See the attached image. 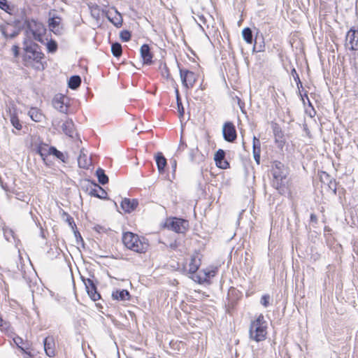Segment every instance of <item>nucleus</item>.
I'll return each mask as SVG.
<instances>
[{
    "label": "nucleus",
    "mask_w": 358,
    "mask_h": 358,
    "mask_svg": "<svg viewBox=\"0 0 358 358\" xmlns=\"http://www.w3.org/2000/svg\"><path fill=\"white\" fill-rule=\"evenodd\" d=\"M24 55L22 60L27 67H31L36 71H43L45 64L42 62L44 54L41 47L31 40H24L23 43Z\"/></svg>",
    "instance_id": "1"
},
{
    "label": "nucleus",
    "mask_w": 358,
    "mask_h": 358,
    "mask_svg": "<svg viewBox=\"0 0 358 358\" xmlns=\"http://www.w3.org/2000/svg\"><path fill=\"white\" fill-rule=\"evenodd\" d=\"M249 335L250 339L256 342L264 341L267 335V322L264 315L260 314L250 325Z\"/></svg>",
    "instance_id": "2"
},
{
    "label": "nucleus",
    "mask_w": 358,
    "mask_h": 358,
    "mask_svg": "<svg viewBox=\"0 0 358 358\" xmlns=\"http://www.w3.org/2000/svg\"><path fill=\"white\" fill-rule=\"evenodd\" d=\"M25 32L27 36H31L34 40L42 42L43 35L45 33V28L43 23L34 19L27 18L24 22Z\"/></svg>",
    "instance_id": "3"
},
{
    "label": "nucleus",
    "mask_w": 358,
    "mask_h": 358,
    "mask_svg": "<svg viewBox=\"0 0 358 358\" xmlns=\"http://www.w3.org/2000/svg\"><path fill=\"white\" fill-rule=\"evenodd\" d=\"M82 189L91 196L99 199H106L107 192L94 181L85 179L82 184Z\"/></svg>",
    "instance_id": "4"
},
{
    "label": "nucleus",
    "mask_w": 358,
    "mask_h": 358,
    "mask_svg": "<svg viewBox=\"0 0 358 358\" xmlns=\"http://www.w3.org/2000/svg\"><path fill=\"white\" fill-rule=\"evenodd\" d=\"M273 176V185L276 189H279L284 184V180L287 177V169L280 162H275L272 169Z\"/></svg>",
    "instance_id": "5"
},
{
    "label": "nucleus",
    "mask_w": 358,
    "mask_h": 358,
    "mask_svg": "<svg viewBox=\"0 0 358 358\" xmlns=\"http://www.w3.org/2000/svg\"><path fill=\"white\" fill-rule=\"evenodd\" d=\"M164 227L176 233L184 234L189 228V222L187 220L184 219L169 217L166 220Z\"/></svg>",
    "instance_id": "6"
},
{
    "label": "nucleus",
    "mask_w": 358,
    "mask_h": 358,
    "mask_svg": "<svg viewBox=\"0 0 358 358\" xmlns=\"http://www.w3.org/2000/svg\"><path fill=\"white\" fill-rule=\"evenodd\" d=\"M140 59L142 66H150L153 64L154 54L148 44H143L139 50Z\"/></svg>",
    "instance_id": "7"
},
{
    "label": "nucleus",
    "mask_w": 358,
    "mask_h": 358,
    "mask_svg": "<svg viewBox=\"0 0 358 358\" xmlns=\"http://www.w3.org/2000/svg\"><path fill=\"white\" fill-rule=\"evenodd\" d=\"M81 278L90 299L94 301L99 300L101 298V295L97 292L96 285L94 280L90 278H85L83 276H81Z\"/></svg>",
    "instance_id": "8"
},
{
    "label": "nucleus",
    "mask_w": 358,
    "mask_h": 358,
    "mask_svg": "<svg viewBox=\"0 0 358 358\" xmlns=\"http://www.w3.org/2000/svg\"><path fill=\"white\" fill-rule=\"evenodd\" d=\"M223 137L228 142H234L237 137L235 126L231 122H227L224 124L222 128Z\"/></svg>",
    "instance_id": "9"
},
{
    "label": "nucleus",
    "mask_w": 358,
    "mask_h": 358,
    "mask_svg": "<svg viewBox=\"0 0 358 358\" xmlns=\"http://www.w3.org/2000/svg\"><path fill=\"white\" fill-rule=\"evenodd\" d=\"M345 45L351 50H358V31L350 29L348 31Z\"/></svg>",
    "instance_id": "10"
},
{
    "label": "nucleus",
    "mask_w": 358,
    "mask_h": 358,
    "mask_svg": "<svg viewBox=\"0 0 358 358\" xmlns=\"http://www.w3.org/2000/svg\"><path fill=\"white\" fill-rule=\"evenodd\" d=\"M180 74L182 85L186 88L192 87L196 80L194 73L188 70L180 69Z\"/></svg>",
    "instance_id": "11"
},
{
    "label": "nucleus",
    "mask_w": 358,
    "mask_h": 358,
    "mask_svg": "<svg viewBox=\"0 0 358 358\" xmlns=\"http://www.w3.org/2000/svg\"><path fill=\"white\" fill-rule=\"evenodd\" d=\"M67 98L62 94L56 95L53 100L52 104L55 109L63 113H67L69 106L65 102Z\"/></svg>",
    "instance_id": "12"
},
{
    "label": "nucleus",
    "mask_w": 358,
    "mask_h": 358,
    "mask_svg": "<svg viewBox=\"0 0 358 358\" xmlns=\"http://www.w3.org/2000/svg\"><path fill=\"white\" fill-rule=\"evenodd\" d=\"M108 20L116 27H120L122 24V17L121 14L114 8H112L106 13Z\"/></svg>",
    "instance_id": "13"
},
{
    "label": "nucleus",
    "mask_w": 358,
    "mask_h": 358,
    "mask_svg": "<svg viewBox=\"0 0 358 358\" xmlns=\"http://www.w3.org/2000/svg\"><path fill=\"white\" fill-rule=\"evenodd\" d=\"M7 113L9 114L10 122L12 125L17 129V130L22 129V124L18 119L17 114V108L12 103L10 104L8 109L6 110Z\"/></svg>",
    "instance_id": "14"
},
{
    "label": "nucleus",
    "mask_w": 358,
    "mask_h": 358,
    "mask_svg": "<svg viewBox=\"0 0 358 358\" xmlns=\"http://www.w3.org/2000/svg\"><path fill=\"white\" fill-rule=\"evenodd\" d=\"M44 350L47 356L52 357L55 355V342L53 336H49L43 340Z\"/></svg>",
    "instance_id": "15"
},
{
    "label": "nucleus",
    "mask_w": 358,
    "mask_h": 358,
    "mask_svg": "<svg viewBox=\"0 0 358 358\" xmlns=\"http://www.w3.org/2000/svg\"><path fill=\"white\" fill-rule=\"evenodd\" d=\"M225 152L223 150L219 149L215 154L214 159L217 167L226 169L229 167V164L224 159Z\"/></svg>",
    "instance_id": "16"
},
{
    "label": "nucleus",
    "mask_w": 358,
    "mask_h": 358,
    "mask_svg": "<svg viewBox=\"0 0 358 358\" xmlns=\"http://www.w3.org/2000/svg\"><path fill=\"white\" fill-rule=\"evenodd\" d=\"M36 152L41 157L46 165H50L48 157L50 155V147L45 143H40L36 148Z\"/></svg>",
    "instance_id": "17"
},
{
    "label": "nucleus",
    "mask_w": 358,
    "mask_h": 358,
    "mask_svg": "<svg viewBox=\"0 0 358 358\" xmlns=\"http://www.w3.org/2000/svg\"><path fill=\"white\" fill-rule=\"evenodd\" d=\"M78 163L79 167L85 169H88L92 165L91 159L87 157V155L84 152L83 148L80 150V152L78 158Z\"/></svg>",
    "instance_id": "18"
},
{
    "label": "nucleus",
    "mask_w": 358,
    "mask_h": 358,
    "mask_svg": "<svg viewBox=\"0 0 358 358\" xmlns=\"http://www.w3.org/2000/svg\"><path fill=\"white\" fill-rule=\"evenodd\" d=\"M253 157L257 164H260V154H261V143L259 138L256 136L253 137V146H252Z\"/></svg>",
    "instance_id": "19"
},
{
    "label": "nucleus",
    "mask_w": 358,
    "mask_h": 358,
    "mask_svg": "<svg viewBox=\"0 0 358 358\" xmlns=\"http://www.w3.org/2000/svg\"><path fill=\"white\" fill-rule=\"evenodd\" d=\"M134 234L132 232H125L122 236V243L125 247L129 250H133L134 248Z\"/></svg>",
    "instance_id": "20"
},
{
    "label": "nucleus",
    "mask_w": 358,
    "mask_h": 358,
    "mask_svg": "<svg viewBox=\"0 0 358 358\" xmlns=\"http://www.w3.org/2000/svg\"><path fill=\"white\" fill-rule=\"evenodd\" d=\"M64 133L69 137L73 138L75 134L74 124L71 120H66L62 126Z\"/></svg>",
    "instance_id": "21"
},
{
    "label": "nucleus",
    "mask_w": 358,
    "mask_h": 358,
    "mask_svg": "<svg viewBox=\"0 0 358 358\" xmlns=\"http://www.w3.org/2000/svg\"><path fill=\"white\" fill-rule=\"evenodd\" d=\"M149 245L144 238H139L136 234V252H145Z\"/></svg>",
    "instance_id": "22"
},
{
    "label": "nucleus",
    "mask_w": 358,
    "mask_h": 358,
    "mask_svg": "<svg viewBox=\"0 0 358 358\" xmlns=\"http://www.w3.org/2000/svg\"><path fill=\"white\" fill-rule=\"evenodd\" d=\"M131 297L129 292L126 289L115 290L112 293V298L118 301L129 300Z\"/></svg>",
    "instance_id": "23"
},
{
    "label": "nucleus",
    "mask_w": 358,
    "mask_h": 358,
    "mask_svg": "<svg viewBox=\"0 0 358 358\" xmlns=\"http://www.w3.org/2000/svg\"><path fill=\"white\" fill-rule=\"evenodd\" d=\"M120 206L124 213H131L134 210V199L131 201L129 199L124 198L122 200Z\"/></svg>",
    "instance_id": "24"
},
{
    "label": "nucleus",
    "mask_w": 358,
    "mask_h": 358,
    "mask_svg": "<svg viewBox=\"0 0 358 358\" xmlns=\"http://www.w3.org/2000/svg\"><path fill=\"white\" fill-rule=\"evenodd\" d=\"M200 259L196 256H192L188 265V271L190 273H194L200 266Z\"/></svg>",
    "instance_id": "25"
},
{
    "label": "nucleus",
    "mask_w": 358,
    "mask_h": 358,
    "mask_svg": "<svg viewBox=\"0 0 358 358\" xmlns=\"http://www.w3.org/2000/svg\"><path fill=\"white\" fill-rule=\"evenodd\" d=\"M50 155L55 156L56 158L59 159L64 163L68 162V155L67 154L63 153L62 152L58 150L55 147L50 146Z\"/></svg>",
    "instance_id": "26"
},
{
    "label": "nucleus",
    "mask_w": 358,
    "mask_h": 358,
    "mask_svg": "<svg viewBox=\"0 0 358 358\" xmlns=\"http://www.w3.org/2000/svg\"><path fill=\"white\" fill-rule=\"evenodd\" d=\"M28 115L33 121L36 122H41L43 117V113L37 108H31L28 112Z\"/></svg>",
    "instance_id": "27"
},
{
    "label": "nucleus",
    "mask_w": 358,
    "mask_h": 358,
    "mask_svg": "<svg viewBox=\"0 0 358 358\" xmlns=\"http://www.w3.org/2000/svg\"><path fill=\"white\" fill-rule=\"evenodd\" d=\"M0 31H1V34H2V35L6 38H13L16 37L19 34V31H17L16 29H13V30H12V31L9 32L8 31V26H4V25H1L0 26Z\"/></svg>",
    "instance_id": "28"
},
{
    "label": "nucleus",
    "mask_w": 358,
    "mask_h": 358,
    "mask_svg": "<svg viewBox=\"0 0 358 358\" xmlns=\"http://www.w3.org/2000/svg\"><path fill=\"white\" fill-rule=\"evenodd\" d=\"M156 163L159 171L161 173L164 171V167L166 165V159L163 156L162 152H158L155 157Z\"/></svg>",
    "instance_id": "29"
},
{
    "label": "nucleus",
    "mask_w": 358,
    "mask_h": 358,
    "mask_svg": "<svg viewBox=\"0 0 358 358\" xmlns=\"http://www.w3.org/2000/svg\"><path fill=\"white\" fill-rule=\"evenodd\" d=\"M96 176H97L98 181L100 184L104 185L108 182V177L105 173V171L101 168H99L96 171Z\"/></svg>",
    "instance_id": "30"
},
{
    "label": "nucleus",
    "mask_w": 358,
    "mask_h": 358,
    "mask_svg": "<svg viewBox=\"0 0 358 358\" xmlns=\"http://www.w3.org/2000/svg\"><path fill=\"white\" fill-rule=\"evenodd\" d=\"M81 84V78L79 76H72L69 80V87L76 90Z\"/></svg>",
    "instance_id": "31"
},
{
    "label": "nucleus",
    "mask_w": 358,
    "mask_h": 358,
    "mask_svg": "<svg viewBox=\"0 0 358 358\" xmlns=\"http://www.w3.org/2000/svg\"><path fill=\"white\" fill-rule=\"evenodd\" d=\"M242 36L247 43L251 44L252 43V32L249 27L243 29Z\"/></svg>",
    "instance_id": "32"
},
{
    "label": "nucleus",
    "mask_w": 358,
    "mask_h": 358,
    "mask_svg": "<svg viewBox=\"0 0 358 358\" xmlns=\"http://www.w3.org/2000/svg\"><path fill=\"white\" fill-rule=\"evenodd\" d=\"M111 52L114 57H118L122 55V46L118 43H114L111 45Z\"/></svg>",
    "instance_id": "33"
},
{
    "label": "nucleus",
    "mask_w": 358,
    "mask_h": 358,
    "mask_svg": "<svg viewBox=\"0 0 358 358\" xmlns=\"http://www.w3.org/2000/svg\"><path fill=\"white\" fill-rule=\"evenodd\" d=\"M60 20L61 19L58 17L50 18L48 20L50 29L51 30L52 29L58 28V27H59Z\"/></svg>",
    "instance_id": "34"
},
{
    "label": "nucleus",
    "mask_w": 358,
    "mask_h": 358,
    "mask_svg": "<svg viewBox=\"0 0 358 358\" xmlns=\"http://www.w3.org/2000/svg\"><path fill=\"white\" fill-rule=\"evenodd\" d=\"M47 49L49 52L54 53L57 50V43L54 40H50L47 43Z\"/></svg>",
    "instance_id": "35"
},
{
    "label": "nucleus",
    "mask_w": 358,
    "mask_h": 358,
    "mask_svg": "<svg viewBox=\"0 0 358 358\" xmlns=\"http://www.w3.org/2000/svg\"><path fill=\"white\" fill-rule=\"evenodd\" d=\"M63 216L66 217V222L69 224V225L72 228L73 230H74V229H76V225L75 224L73 218L69 214H68L66 212H64Z\"/></svg>",
    "instance_id": "36"
},
{
    "label": "nucleus",
    "mask_w": 358,
    "mask_h": 358,
    "mask_svg": "<svg viewBox=\"0 0 358 358\" xmlns=\"http://www.w3.org/2000/svg\"><path fill=\"white\" fill-rule=\"evenodd\" d=\"M120 38L122 41H128L131 38V33L127 30H122L120 34Z\"/></svg>",
    "instance_id": "37"
},
{
    "label": "nucleus",
    "mask_w": 358,
    "mask_h": 358,
    "mask_svg": "<svg viewBox=\"0 0 358 358\" xmlns=\"http://www.w3.org/2000/svg\"><path fill=\"white\" fill-rule=\"evenodd\" d=\"M73 231H74V235H75V237L76 239L77 244L80 243L83 246H84V241H83L80 232L77 230V228L74 229Z\"/></svg>",
    "instance_id": "38"
},
{
    "label": "nucleus",
    "mask_w": 358,
    "mask_h": 358,
    "mask_svg": "<svg viewBox=\"0 0 358 358\" xmlns=\"http://www.w3.org/2000/svg\"><path fill=\"white\" fill-rule=\"evenodd\" d=\"M0 8L6 13H9L10 6L6 0H0Z\"/></svg>",
    "instance_id": "39"
},
{
    "label": "nucleus",
    "mask_w": 358,
    "mask_h": 358,
    "mask_svg": "<svg viewBox=\"0 0 358 358\" xmlns=\"http://www.w3.org/2000/svg\"><path fill=\"white\" fill-rule=\"evenodd\" d=\"M92 15L94 17L99 18L100 14V9L98 6H93L90 7Z\"/></svg>",
    "instance_id": "40"
},
{
    "label": "nucleus",
    "mask_w": 358,
    "mask_h": 358,
    "mask_svg": "<svg viewBox=\"0 0 358 358\" xmlns=\"http://www.w3.org/2000/svg\"><path fill=\"white\" fill-rule=\"evenodd\" d=\"M216 269H206L204 271V273L206 278H212L214 277L216 274Z\"/></svg>",
    "instance_id": "41"
},
{
    "label": "nucleus",
    "mask_w": 358,
    "mask_h": 358,
    "mask_svg": "<svg viewBox=\"0 0 358 358\" xmlns=\"http://www.w3.org/2000/svg\"><path fill=\"white\" fill-rule=\"evenodd\" d=\"M3 234H4V236H5L6 239L8 241H10L11 237L13 238L14 232L12 229H4Z\"/></svg>",
    "instance_id": "42"
},
{
    "label": "nucleus",
    "mask_w": 358,
    "mask_h": 358,
    "mask_svg": "<svg viewBox=\"0 0 358 358\" xmlns=\"http://www.w3.org/2000/svg\"><path fill=\"white\" fill-rule=\"evenodd\" d=\"M270 296L268 295H264L261 298V304L264 307H267L269 304Z\"/></svg>",
    "instance_id": "43"
},
{
    "label": "nucleus",
    "mask_w": 358,
    "mask_h": 358,
    "mask_svg": "<svg viewBox=\"0 0 358 358\" xmlns=\"http://www.w3.org/2000/svg\"><path fill=\"white\" fill-rule=\"evenodd\" d=\"M176 93H177V103H178V110H179L180 113L182 115L184 113V108L182 105V103L180 102L178 90H176Z\"/></svg>",
    "instance_id": "44"
},
{
    "label": "nucleus",
    "mask_w": 358,
    "mask_h": 358,
    "mask_svg": "<svg viewBox=\"0 0 358 358\" xmlns=\"http://www.w3.org/2000/svg\"><path fill=\"white\" fill-rule=\"evenodd\" d=\"M13 341L19 348L24 351L23 348L20 345L21 344L23 343V340L22 338H20V336H16L13 338Z\"/></svg>",
    "instance_id": "45"
},
{
    "label": "nucleus",
    "mask_w": 358,
    "mask_h": 358,
    "mask_svg": "<svg viewBox=\"0 0 358 358\" xmlns=\"http://www.w3.org/2000/svg\"><path fill=\"white\" fill-rule=\"evenodd\" d=\"M94 229L98 233H106L107 231L106 227L101 226L99 224L94 226Z\"/></svg>",
    "instance_id": "46"
},
{
    "label": "nucleus",
    "mask_w": 358,
    "mask_h": 358,
    "mask_svg": "<svg viewBox=\"0 0 358 358\" xmlns=\"http://www.w3.org/2000/svg\"><path fill=\"white\" fill-rule=\"evenodd\" d=\"M12 52L15 57H17L20 55V48L17 45H14L12 47Z\"/></svg>",
    "instance_id": "47"
},
{
    "label": "nucleus",
    "mask_w": 358,
    "mask_h": 358,
    "mask_svg": "<svg viewBox=\"0 0 358 358\" xmlns=\"http://www.w3.org/2000/svg\"><path fill=\"white\" fill-rule=\"evenodd\" d=\"M162 74L164 78H166L167 79L169 78L170 73H169V71L168 68L166 67V66H164V68L162 69Z\"/></svg>",
    "instance_id": "48"
},
{
    "label": "nucleus",
    "mask_w": 358,
    "mask_h": 358,
    "mask_svg": "<svg viewBox=\"0 0 358 358\" xmlns=\"http://www.w3.org/2000/svg\"><path fill=\"white\" fill-rule=\"evenodd\" d=\"M292 73L294 78V79L296 80H298V83H297V85L299 86V85H301V82L300 81V79H299V75L297 74L296 70L294 69H292Z\"/></svg>",
    "instance_id": "49"
},
{
    "label": "nucleus",
    "mask_w": 358,
    "mask_h": 358,
    "mask_svg": "<svg viewBox=\"0 0 358 358\" xmlns=\"http://www.w3.org/2000/svg\"><path fill=\"white\" fill-rule=\"evenodd\" d=\"M310 221H311L312 222L317 223V217L316 215H315V214H313V213L310 215Z\"/></svg>",
    "instance_id": "50"
},
{
    "label": "nucleus",
    "mask_w": 358,
    "mask_h": 358,
    "mask_svg": "<svg viewBox=\"0 0 358 358\" xmlns=\"http://www.w3.org/2000/svg\"><path fill=\"white\" fill-rule=\"evenodd\" d=\"M51 31L55 34H59L61 33V28L58 27V28L52 29Z\"/></svg>",
    "instance_id": "51"
},
{
    "label": "nucleus",
    "mask_w": 358,
    "mask_h": 358,
    "mask_svg": "<svg viewBox=\"0 0 358 358\" xmlns=\"http://www.w3.org/2000/svg\"><path fill=\"white\" fill-rule=\"evenodd\" d=\"M127 313H128L129 317H131V320L133 321L134 320V313L132 310H128Z\"/></svg>",
    "instance_id": "52"
},
{
    "label": "nucleus",
    "mask_w": 358,
    "mask_h": 358,
    "mask_svg": "<svg viewBox=\"0 0 358 358\" xmlns=\"http://www.w3.org/2000/svg\"><path fill=\"white\" fill-rule=\"evenodd\" d=\"M173 167L174 169H176V160H173Z\"/></svg>",
    "instance_id": "53"
},
{
    "label": "nucleus",
    "mask_w": 358,
    "mask_h": 358,
    "mask_svg": "<svg viewBox=\"0 0 358 358\" xmlns=\"http://www.w3.org/2000/svg\"><path fill=\"white\" fill-rule=\"evenodd\" d=\"M22 268H23V266H21L20 268H18V269L20 270L21 271H22Z\"/></svg>",
    "instance_id": "54"
},
{
    "label": "nucleus",
    "mask_w": 358,
    "mask_h": 358,
    "mask_svg": "<svg viewBox=\"0 0 358 358\" xmlns=\"http://www.w3.org/2000/svg\"><path fill=\"white\" fill-rule=\"evenodd\" d=\"M171 248H175V245H172V244H171Z\"/></svg>",
    "instance_id": "55"
},
{
    "label": "nucleus",
    "mask_w": 358,
    "mask_h": 358,
    "mask_svg": "<svg viewBox=\"0 0 358 358\" xmlns=\"http://www.w3.org/2000/svg\"><path fill=\"white\" fill-rule=\"evenodd\" d=\"M149 358H155V357H149Z\"/></svg>",
    "instance_id": "56"
}]
</instances>
